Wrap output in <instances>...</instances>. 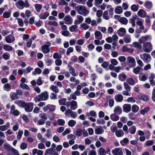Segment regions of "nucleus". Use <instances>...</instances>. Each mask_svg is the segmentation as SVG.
Listing matches in <instances>:
<instances>
[{
	"mask_svg": "<svg viewBox=\"0 0 155 155\" xmlns=\"http://www.w3.org/2000/svg\"><path fill=\"white\" fill-rule=\"evenodd\" d=\"M48 95L47 91L41 93L40 94L37 95L34 97V100L36 102H39L42 101H46L48 100Z\"/></svg>",
	"mask_w": 155,
	"mask_h": 155,
	"instance_id": "f257e3e1",
	"label": "nucleus"
},
{
	"mask_svg": "<svg viewBox=\"0 0 155 155\" xmlns=\"http://www.w3.org/2000/svg\"><path fill=\"white\" fill-rule=\"evenodd\" d=\"M75 9L78 11L79 14L83 15L86 16L89 13V12L84 7L82 6H78L76 7Z\"/></svg>",
	"mask_w": 155,
	"mask_h": 155,
	"instance_id": "f03ea898",
	"label": "nucleus"
},
{
	"mask_svg": "<svg viewBox=\"0 0 155 155\" xmlns=\"http://www.w3.org/2000/svg\"><path fill=\"white\" fill-rule=\"evenodd\" d=\"M143 51L145 52L150 53L153 49V46L150 42H147L143 44Z\"/></svg>",
	"mask_w": 155,
	"mask_h": 155,
	"instance_id": "7ed1b4c3",
	"label": "nucleus"
},
{
	"mask_svg": "<svg viewBox=\"0 0 155 155\" xmlns=\"http://www.w3.org/2000/svg\"><path fill=\"white\" fill-rule=\"evenodd\" d=\"M140 58L145 63H148L149 62L151 59L150 55L147 53H143L140 55Z\"/></svg>",
	"mask_w": 155,
	"mask_h": 155,
	"instance_id": "20e7f679",
	"label": "nucleus"
},
{
	"mask_svg": "<svg viewBox=\"0 0 155 155\" xmlns=\"http://www.w3.org/2000/svg\"><path fill=\"white\" fill-rule=\"evenodd\" d=\"M23 108H25L26 112H30L32 111L33 108V104L31 102H26Z\"/></svg>",
	"mask_w": 155,
	"mask_h": 155,
	"instance_id": "39448f33",
	"label": "nucleus"
},
{
	"mask_svg": "<svg viewBox=\"0 0 155 155\" xmlns=\"http://www.w3.org/2000/svg\"><path fill=\"white\" fill-rule=\"evenodd\" d=\"M44 112H46L48 110L51 112H53L56 109V106L51 104H48L43 108Z\"/></svg>",
	"mask_w": 155,
	"mask_h": 155,
	"instance_id": "423d86ee",
	"label": "nucleus"
},
{
	"mask_svg": "<svg viewBox=\"0 0 155 155\" xmlns=\"http://www.w3.org/2000/svg\"><path fill=\"white\" fill-rule=\"evenodd\" d=\"M46 153L47 154H49L50 155L52 154L53 155H59L58 152H56L55 150H53L50 148L47 149L45 152V154Z\"/></svg>",
	"mask_w": 155,
	"mask_h": 155,
	"instance_id": "0eeeda50",
	"label": "nucleus"
},
{
	"mask_svg": "<svg viewBox=\"0 0 155 155\" xmlns=\"http://www.w3.org/2000/svg\"><path fill=\"white\" fill-rule=\"evenodd\" d=\"M131 105L129 104H125L123 106V111L128 113L131 110Z\"/></svg>",
	"mask_w": 155,
	"mask_h": 155,
	"instance_id": "6e6552de",
	"label": "nucleus"
},
{
	"mask_svg": "<svg viewBox=\"0 0 155 155\" xmlns=\"http://www.w3.org/2000/svg\"><path fill=\"white\" fill-rule=\"evenodd\" d=\"M24 2L22 0H19L15 3V5L17 7L20 9L24 8Z\"/></svg>",
	"mask_w": 155,
	"mask_h": 155,
	"instance_id": "1a4fd4ad",
	"label": "nucleus"
},
{
	"mask_svg": "<svg viewBox=\"0 0 155 155\" xmlns=\"http://www.w3.org/2000/svg\"><path fill=\"white\" fill-rule=\"evenodd\" d=\"M155 79V74L153 73L151 74L150 75L149 77V79L150 84L152 86L155 85V82L154 79Z\"/></svg>",
	"mask_w": 155,
	"mask_h": 155,
	"instance_id": "9d476101",
	"label": "nucleus"
},
{
	"mask_svg": "<svg viewBox=\"0 0 155 155\" xmlns=\"http://www.w3.org/2000/svg\"><path fill=\"white\" fill-rule=\"evenodd\" d=\"M147 13L144 10L140 9L137 12V15L140 17L144 18L147 16Z\"/></svg>",
	"mask_w": 155,
	"mask_h": 155,
	"instance_id": "9b49d317",
	"label": "nucleus"
},
{
	"mask_svg": "<svg viewBox=\"0 0 155 155\" xmlns=\"http://www.w3.org/2000/svg\"><path fill=\"white\" fill-rule=\"evenodd\" d=\"M102 38V34L99 31H97V45H101L103 44L104 42V40H102L100 42L98 40H101Z\"/></svg>",
	"mask_w": 155,
	"mask_h": 155,
	"instance_id": "f8f14e48",
	"label": "nucleus"
},
{
	"mask_svg": "<svg viewBox=\"0 0 155 155\" xmlns=\"http://www.w3.org/2000/svg\"><path fill=\"white\" fill-rule=\"evenodd\" d=\"M112 153L114 155H121L122 153V151L120 148L114 149L112 151Z\"/></svg>",
	"mask_w": 155,
	"mask_h": 155,
	"instance_id": "ddd939ff",
	"label": "nucleus"
},
{
	"mask_svg": "<svg viewBox=\"0 0 155 155\" xmlns=\"http://www.w3.org/2000/svg\"><path fill=\"white\" fill-rule=\"evenodd\" d=\"M126 30L124 28H121L117 31L118 35L121 37L124 36L126 35Z\"/></svg>",
	"mask_w": 155,
	"mask_h": 155,
	"instance_id": "4468645a",
	"label": "nucleus"
},
{
	"mask_svg": "<svg viewBox=\"0 0 155 155\" xmlns=\"http://www.w3.org/2000/svg\"><path fill=\"white\" fill-rule=\"evenodd\" d=\"M26 102L23 101L22 100H20L18 101H15L14 102V103L17 105L19 107L23 108Z\"/></svg>",
	"mask_w": 155,
	"mask_h": 155,
	"instance_id": "2eb2a0df",
	"label": "nucleus"
},
{
	"mask_svg": "<svg viewBox=\"0 0 155 155\" xmlns=\"http://www.w3.org/2000/svg\"><path fill=\"white\" fill-rule=\"evenodd\" d=\"M144 6L147 9H150L153 6L152 3L150 1H146L145 2Z\"/></svg>",
	"mask_w": 155,
	"mask_h": 155,
	"instance_id": "dca6fc26",
	"label": "nucleus"
},
{
	"mask_svg": "<svg viewBox=\"0 0 155 155\" xmlns=\"http://www.w3.org/2000/svg\"><path fill=\"white\" fill-rule=\"evenodd\" d=\"M49 13L47 12L44 13H41L39 15V17L41 19H46L48 16Z\"/></svg>",
	"mask_w": 155,
	"mask_h": 155,
	"instance_id": "f3484780",
	"label": "nucleus"
},
{
	"mask_svg": "<svg viewBox=\"0 0 155 155\" xmlns=\"http://www.w3.org/2000/svg\"><path fill=\"white\" fill-rule=\"evenodd\" d=\"M114 112L115 114H120L122 112V108L120 106H117L115 107Z\"/></svg>",
	"mask_w": 155,
	"mask_h": 155,
	"instance_id": "a211bd4d",
	"label": "nucleus"
},
{
	"mask_svg": "<svg viewBox=\"0 0 155 155\" xmlns=\"http://www.w3.org/2000/svg\"><path fill=\"white\" fill-rule=\"evenodd\" d=\"M115 101L118 102H121L123 99V96L120 94H117L114 97Z\"/></svg>",
	"mask_w": 155,
	"mask_h": 155,
	"instance_id": "6ab92c4d",
	"label": "nucleus"
},
{
	"mask_svg": "<svg viewBox=\"0 0 155 155\" xmlns=\"http://www.w3.org/2000/svg\"><path fill=\"white\" fill-rule=\"evenodd\" d=\"M41 49L43 53L45 54L48 53L50 51V49L47 45H42L41 47Z\"/></svg>",
	"mask_w": 155,
	"mask_h": 155,
	"instance_id": "aec40b11",
	"label": "nucleus"
},
{
	"mask_svg": "<svg viewBox=\"0 0 155 155\" xmlns=\"http://www.w3.org/2000/svg\"><path fill=\"white\" fill-rule=\"evenodd\" d=\"M43 152L41 150H38L36 148L32 150V154L35 155L36 154H37L38 155H42Z\"/></svg>",
	"mask_w": 155,
	"mask_h": 155,
	"instance_id": "412c9836",
	"label": "nucleus"
},
{
	"mask_svg": "<svg viewBox=\"0 0 155 155\" xmlns=\"http://www.w3.org/2000/svg\"><path fill=\"white\" fill-rule=\"evenodd\" d=\"M129 140L126 137L124 138L123 140H121L120 142V143L123 146H125L128 144Z\"/></svg>",
	"mask_w": 155,
	"mask_h": 155,
	"instance_id": "4be33fe9",
	"label": "nucleus"
},
{
	"mask_svg": "<svg viewBox=\"0 0 155 155\" xmlns=\"http://www.w3.org/2000/svg\"><path fill=\"white\" fill-rule=\"evenodd\" d=\"M123 12L122 7L120 6H117L115 9V12L116 13L119 14H121Z\"/></svg>",
	"mask_w": 155,
	"mask_h": 155,
	"instance_id": "5701e85b",
	"label": "nucleus"
},
{
	"mask_svg": "<svg viewBox=\"0 0 155 155\" xmlns=\"http://www.w3.org/2000/svg\"><path fill=\"white\" fill-rule=\"evenodd\" d=\"M136 23L139 26V28L140 30H143L144 29V27L143 25V20L142 19L138 20L137 21Z\"/></svg>",
	"mask_w": 155,
	"mask_h": 155,
	"instance_id": "b1692460",
	"label": "nucleus"
},
{
	"mask_svg": "<svg viewBox=\"0 0 155 155\" xmlns=\"http://www.w3.org/2000/svg\"><path fill=\"white\" fill-rule=\"evenodd\" d=\"M77 107V102L75 101H71V108L73 110L76 109Z\"/></svg>",
	"mask_w": 155,
	"mask_h": 155,
	"instance_id": "393cba45",
	"label": "nucleus"
},
{
	"mask_svg": "<svg viewBox=\"0 0 155 155\" xmlns=\"http://www.w3.org/2000/svg\"><path fill=\"white\" fill-rule=\"evenodd\" d=\"M124 134L123 131L121 129H119L117 130L115 133L116 136L118 137H123Z\"/></svg>",
	"mask_w": 155,
	"mask_h": 155,
	"instance_id": "a878e982",
	"label": "nucleus"
},
{
	"mask_svg": "<svg viewBox=\"0 0 155 155\" xmlns=\"http://www.w3.org/2000/svg\"><path fill=\"white\" fill-rule=\"evenodd\" d=\"M12 35H9L8 36H7L5 37V41L6 42H7V43H11L12 42H14V41L15 40V38L14 36L12 35V36L13 37V38L12 39V40L11 39V38H10L8 37V36H11Z\"/></svg>",
	"mask_w": 155,
	"mask_h": 155,
	"instance_id": "bb28decb",
	"label": "nucleus"
},
{
	"mask_svg": "<svg viewBox=\"0 0 155 155\" xmlns=\"http://www.w3.org/2000/svg\"><path fill=\"white\" fill-rule=\"evenodd\" d=\"M126 78V75L123 73H121L118 75V78L119 80L122 81H124Z\"/></svg>",
	"mask_w": 155,
	"mask_h": 155,
	"instance_id": "cd10ccee",
	"label": "nucleus"
},
{
	"mask_svg": "<svg viewBox=\"0 0 155 155\" xmlns=\"http://www.w3.org/2000/svg\"><path fill=\"white\" fill-rule=\"evenodd\" d=\"M136 130V128L135 126H132L129 129V132L131 134H135Z\"/></svg>",
	"mask_w": 155,
	"mask_h": 155,
	"instance_id": "c85d7f7f",
	"label": "nucleus"
},
{
	"mask_svg": "<svg viewBox=\"0 0 155 155\" xmlns=\"http://www.w3.org/2000/svg\"><path fill=\"white\" fill-rule=\"evenodd\" d=\"M110 119L113 121H117L119 120V117L118 116L113 114L110 115Z\"/></svg>",
	"mask_w": 155,
	"mask_h": 155,
	"instance_id": "c756f323",
	"label": "nucleus"
},
{
	"mask_svg": "<svg viewBox=\"0 0 155 155\" xmlns=\"http://www.w3.org/2000/svg\"><path fill=\"white\" fill-rule=\"evenodd\" d=\"M124 41L126 43H130L131 42V38L130 35H127L124 38Z\"/></svg>",
	"mask_w": 155,
	"mask_h": 155,
	"instance_id": "7c9ffc66",
	"label": "nucleus"
},
{
	"mask_svg": "<svg viewBox=\"0 0 155 155\" xmlns=\"http://www.w3.org/2000/svg\"><path fill=\"white\" fill-rule=\"evenodd\" d=\"M102 12H103L101 10H97V17L99 18H97V23L100 22L101 21V18L100 17L102 16Z\"/></svg>",
	"mask_w": 155,
	"mask_h": 155,
	"instance_id": "2f4dec72",
	"label": "nucleus"
},
{
	"mask_svg": "<svg viewBox=\"0 0 155 155\" xmlns=\"http://www.w3.org/2000/svg\"><path fill=\"white\" fill-rule=\"evenodd\" d=\"M139 8V6L138 5L134 4L131 6L130 9L132 11L136 12L138 10Z\"/></svg>",
	"mask_w": 155,
	"mask_h": 155,
	"instance_id": "473e14b6",
	"label": "nucleus"
},
{
	"mask_svg": "<svg viewBox=\"0 0 155 155\" xmlns=\"http://www.w3.org/2000/svg\"><path fill=\"white\" fill-rule=\"evenodd\" d=\"M119 22L124 25H126L128 23V21L127 18L123 17L121 18L119 20Z\"/></svg>",
	"mask_w": 155,
	"mask_h": 155,
	"instance_id": "72a5a7b5",
	"label": "nucleus"
},
{
	"mask_svg": "<svg viewBox=\"0 0 155 155\" xmlns=\"http://www.w3.org/2000/svg\"><path fill=\"white\" fill-rule=\"evenodd\" d=\"M11 11L5 12L3 14V16L4 18H8L10 17L11 15Z\"/></svg>",
	"mask_w": 155,
	"mask_h": 155,
	"instance_id": "f704fd0d",
	"label": "nucleus"
},
{
	"mask_svg": "<svg viewBox=\"0 0 155 155\" xmlns=\"http://www.w3.org/2000/svg\"><path fill=\"white\" fill-rule=\"evenodd\" d=\"M139 107L136 105H133L132 107V111L134 113L137 112L139 110Z\"/></svg>",
	"mask_w": 155,
	"mask_h": 155,
	"instance_id": "c9c22d12",
	"label": "nucleus"
},
{
	"mask_svg": "<svg viewBox=\"0 0 155 155\" xmlns=\"http://www.w3.org/2000/svg\"><path fill=\"white\" fill-rule=\"evenodd\" d=\"M76 122L75 120H71L68 122V124L69 126L72 127L76 125Z\"/></svg>",
	"mask_w": 155,
	"mask_h": 155,
	"instance_id": "e433bc0d",
	"label": "nucleus"
},
{
	"mask_svg": "<svg viewBox=\"0 0 155 155\" xmlns=\"http://www.w3.org/2000/svg\"><path fill=\"white\" fill-rule=\"evenodd\" d=\"M112 38V41L113 42L112 45H115L116 42L117 41L118 39V36L116 35H114L111 37Z\"/></svg>",
	"mask_w": 155,
	"mask_h": 155,
	"instance_id": "4c0bfd02",
	"label": "nucleus"
},
{
	"mask_svg": "<svg viewBox=\"0 0 155 155\" xmlns=\"http://www.w3.org/2000/svg\"><path fill=\"white\" fill-rule=\"evenodd\" d=\"M3 48L6 51H11L13 49V48L8 45H4Z\"/></svg>",
	"mask_w": 155,
	"mask_h": 155,
	"instance_id": "58836bf2",
	"label": "nucleus"
},
{
	"mask_svg": "<svg viewBox=\"0 0 155 155\" xmlns=\"http://www.w3.org/2000/svg\"><path fill=\"white\" fill-rule=\"evenodd\" d=\"M139 78L140 81H144L147 79V77L145 74H142L139 76Z\"/></svg>",
	"mask_w": 155,
	"mask_h": 155,
	"instance_id": "ea45409f",
	"label": "nucleus"
},
{
	"mask_svg": "<svg viewBox=\"0 0 155 155\" xmlns=\"http://www.w3.org/2000/svg\"><path fill=\"white\" fill-rule=\"evenodd\" d=\"M50 88L52 91L55 92L56 93H57L58 92V88L57 86H55L53 85H51L50 86Z\"/></svg>",
	"mask_w": 155,
	"mask_h": 155,
	"instance_id": "a19ab883",
	"label": "nucleus"
},
{
	"mask_svg": "<svg viewBox=\"0 0 155 155\" xmlns=\"http://www.w3.org/2000/svg\"><path fill=\"white\" fill-rule=\"evenodd\" d=\"M11 99L12 100H14L15 99H18V97L17 94L15 93H11L10 94Z\"/></svg>",
	"mask_w": 155,
	"mask_h": 155,
	"instance_id": "79ce46f5",
	"label": "nucleus"
},
{
	"mask_svg": "<svg viewBox=\"0 0 155 155\" xmlns=\"http://www.w3.org/2000/svg\"><path fill=\"white\" fill-rule=\"evenodd\" d=\"M42 7V5L41 4H35V8L38 12H40Z\"/></svg>",
	"mask_w": 155,
	"mask_h": 155,
	"instance_id": "37998d69",
	"label": "nucleus"
},
{
	"mask_svg": "<svg viewBox=\"0 0 155 155\" xmlns=\"http://www.w3.org/2000/svg\"><path fill=\"white\" fill-rule=\"evenodd\" d=\"M138 97L139 99L143 100L144 101H148L149 100V98L147 95H139Z\"/></svg>",
	"mask_w": 155,
	"mask_h": 155,
	"instance_id": "c03bdc74",
	"label": "nucleus"
},
{
	"mask_svg": "<svg viewBox=\"0 0 155 155\" xmlns=\"http://www.w3.org/2000/svg\"><path fill=\"white\" fill-rule=\"evenodd\" d=\"M124 88L127 91H130V90L131 87L126 82L124 83Z\"/></svg>",
	"mask_w": 155,
	"mask_h": 155,
	"instance_id": "a18cd8bd",
	"label": "nucleus"
},
{
	"mask_svg": "<svg viewBox=\"0 0 155 155\" xmlns=\"http://www.w3.org/2000/svg\"><path fill=\"white\" fill-rule=\"evenodd\" d=\"M4 147L5 149L9 152H11L12 148H13V147L11 146L9 144H4Z\"/></svg>",
	"mask_w": 155,
	"mask_h": 155,
	"instance_id": "49530a36",
	"label": "nucleus"
},
{
	"mask_svg": "<svg viewBox=\"0 0 155 155\" xmlns=\"http://www.w3.org/2000/svg\"><path fill=\"white\" fill-rule=\"evenodd\" d=\"M2 57L5 60H7L10 58V54L8 53H4L2 55Z\"/></svg>",
	"mask_w": 155,
	"mask_h": 155,
	"instance_id": "de8ad7c7",
	"label": "nucleus"
},
{
	"mask_svg": "<svg viewBox=\"0 0 155 155\" xmlns=\"http://www.w3.org/2000/svg\"><path fill=\"white\" fill-rule=\"evenodd\" d=\"M127 82L130 85H133L135 83L134 81L132 78L127 79Z\"/></svg>",
	"mask_w": 155,
	"mask_h": 155,
	"instance_id": "09e8293b",
	"label": "nucleus"
},
{
	"mask_svg": "<svg viewBox=\"0 0 155 155\" xmlns=\"http://www.w3.org/2000/svg\"><path fill=\"white\" fill-rule=\"evenodd\" d=\"M82 130L80 128L76 130V136L77 137H80L82 135Z\"/></svg>",
	"mask_w": 155,
	"mask_h": 155,
	"instance_id": "8fccbe9b",
	"label": "nucleus"
},
{
	"mask_svg": "<svg viewBox=\"0 0 155 155\" xmlns=\"http://www.w3.org/2000/svg\"><path fill=\"white\" fill-rule=\"evenodd\" d=\"M72 18L69 15H66L64 18V20L66 21L65 22V23L67 24H69V23L67 22H69L70 21V18ZM71 22H70L69 24H71Z\"/></svg>",
	"mask_w": 155,
	"mask_h": 155,
	"instance_id": "3c124183",
	"label": "nucleus"
},
{
	"mask_svg": "<svg viewBox=\"0 0 155 155\" xmlns=\"http://www.w3.org/2000/svg\"><path fill=\"white\" fill-rule=\"evenodd\" d=\"M141 68L139 66H137L133 69V72L135 74H138Z\"/></svg>",
	"mask_w": 155,
	"mask_h": 155,
	"instance_id": "603ef678",
	"label": "nucleus"
},
{
	"mask_svg": "<svg viewBox=\"0 0 155 155\" xmlns=\"http://www.w3.org/2000/svg\"><path fill=\"white\" fill-rule=\"evenodd\" d=\"M150 108L147 107L144 108L142 110L140 111V114H141L144 115L145 113H147L150 110Z\"/></svg>",
	"mask_w": 155,
	"mask_h": 155,
	"instance_id": "864d4df0",
	"label": "nucleus"
},
{
	"mask_svg": "<svg viewBox=\"0 0 155 155\" xmlns=\"http://www.w3.org/2000/svg\"><path fill=\"white\" fill-rule=\"evenodd\" d=\"M153 144V141L152 140H149L145 142V146L146 147L151 146Z\"/></svg>",
	"mask_w": 155,
	"mask_h": 155,
	"instance_id": "5fc2aeb1",
	"label": "nucleus"
},
{
	"mask_svg": "<svg viewBox=\"0 0 155 155\" xmlns=\"http://www.w3.org/2000/svg\"><path fill=\"white\" fill-rule=\"evenodd\" d=\"M104 130L101 126L97 127V134H101L104 132Z\"/></svg>",
	"mask_w": 155,
	"mask_h": 155,
	"instance_id": "6e6d98bb",
	"label": "nucleus"
},
{
	"mask_svg": "<svg viewBox=\"0 0 155 155\" xmlns=\"http://www.w3.org/2000/svg\"><path fill=\"white\" fill-rule=\"evenodd\" d=\"M33 68L31 67L30 66H28L26 68V70H24V72H25L26 74L29 73L31 72V71L33 70Z\"/></svg>",
	"mask_w": 155,
	"mask_h": 155,
	"instance_id": "4d7b16f0",
	"label": "nucleus"
},
{
	"mask_svg": "<svg viewBox=\"0 0 155 155\" xmlns=\"http://www.w3.org/2000/svg\"><path fill=\"white\" fill-rule=\"evenodd\" d=\"M57 121L58 124L61 126H64L65 123V121L63 119H58Z\"/></svg>",
	"mask_w": 155,
	"mask_h": 155,
	"instance_id": "13d9d810",
	"label": "nucleus"
},
{
	"mask_svg": "<svg viewBox=\"0 0 155 155\" xmlns=\"http://www.w3.org/2000/svg\"><path fill=\"white\" fill-rule=\"evenodd\" d=\"M69 71L72 75L75 76L76 75V74L75 72V70L73 67H70L69 69Z\"/></svg>",
	"mask_w": 155,
	"mask_h": 155,
	"instance_id": "bf43d9fd",
	"label": "nucleus"
},
{
	"mask_svg": "<svg viewBox=\"0 0 155 155\" xmlns=\"http://www.w3.org/2000/svg\"><path fill=\"white\" fill-rule=\"evenodd\" d=\"M78 27V26L76 25H73L69 27V30L71 32H73Z\"/></svg>",
	"mask_w": 155,
	"mask_h": 155,
	"instance_id": "052dcab7",
	"label": "nucleus"
},
{
	"mask_svg": "<svg viewBox=\"0 0 155 155\" xmlns=\"http://www.w3.org/2000/svg\"><path fill=\"white\" fill-rule=\"evenodd\" d=\"M127 60L129 62L132 63H135V61L134 58L131 56L128 57L127 58Z\"/></svg>",
	"mask_w": 155,
	"mask_h": 155,
	"instance_id": "680f3d73",
	"label": "nucleus"
},
{
	"mask_svg": "<svg viewBox=\"0 0 155 155\" xmlns=\"http://www.w3.org/2000/svg\"><path fill=\"white\" fill-rule=\"evenodd\" d=\"M4 88L6 89L5 90L7 91H9L11 89V85L9 83H7L5 84L4 86Z\"/></svg>",
	"mask_w": 155,
	"mask_h": 155,
	"instance_id": "e2e57ef3",
	"label": "nucleus"
},
{
	"mask_svg": "<svg viewBox=\"0 0 155 155\" xmlns=\"http://www.w3.org/2000/svg\"><path fill=\"white\" fill-rule=\"evenodd\" d=\"M66 99L65 98H63L62 100H59L58 102L60 105H65V102Z\"/></svg>",
	"mask_w": 155,
	"mask_h": 155,
	"instance_id": "0e129e2a",
	"label": "nucleus"
},
{
	"mask_svg": "<svg viewBox=\"0 0 155 155\" xmlns=\"http://www.w3.org/2000/svg\"><path fill=\"white\" fill-rule=\"evenodd\" d=\"M11 152L14 155H19L18 151L13 148H12Z\"/></svg>",
	"mask_w": 155,
	"mask_h": 155,
	"instance_id": "69168bd1",
	"label": "nucleus"
},
{
	"mask_svg": "<svg viewBox=\"0 0 155 155\" xmlns=\"http://www.w3.org/2000/svg\"><path fill=\"white\" fill-rule=\"evenodd\" d=\"M27 147V145L25 142L21 143L20 145V148L22 150H25Z\"/></svg>",
	"mask_w": 155,
	"mask_h": 155,
	"instance_id": "338daca9",
	"label": "nucleus"
},
{
	"mask_svg": "<svg viewBox=\"0 0 155 155\" xmlns=\"http://www.w3.org/2000/svg\"><path fill=\"white\" fill-rule=\"evenodd\" d=\"M108 12L107 11H105L103 14V18L106 20H108L109 19V17L108 15H107Z\"/></svg>",
	"mask_w": 155,
	"mask_h": 155,
	"instance_id": "774afa93",
	"label": "nucleus"
}]
</instances>
